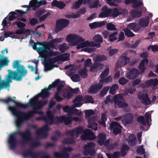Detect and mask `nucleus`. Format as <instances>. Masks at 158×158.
Segmentation results:
<instances>
[{
  "label": "nucleus",
  "instance_id": "56",
  "mask_svg": "<svg viewBox=\"0 0 158 158\" xmlns=\"http://www.w3.org/2000/svg\"><path fill=\"white\" fill-rule=\"evenodd\" d=\"M71 78L74 82H77L80 80V77L77 74H73Z\"/></svg>",
  "mask_w": 158,
  "mask_h": 158
},
{
  "label": "nucleus",
  "instance_id": "20",
  "mask_svg": "<svg viewBox=\"0 0 158 158\" xmlns=\"http://www.w3.org/2000/svg\"><path fill=\"white\" fill-rule=\"evenodd\" d=\"M66 4L62 2H59L54 0L51 2L52 7H56L60 9H62L65 6Z\"/></svg>",
  "mask_w": 158,
  "mask_h": 158
},
{
  "label": "nucleus",
  "instance_id": "4",
  "mask_svg": "<svg viewBox=\"0 0 158 158\" xmlns=\"http://www.w3.org/2000/svg\"><path fill=\"white\" fill-rule=\"evenodd\" d=\"M58 83H59V80H57L53 82L52 84L50 85L47 88L45 89H42L41 94H40L36 95L34 98L31 99L29 102V103L27 105H25L15 101H14L13 99L10 97H8L5 100V101L6 103H8L11 101H14L16 106L22 108L26 107L28 104L34 106L36 104L37 100L40 96H41L42 98H45L48 96L49 95L48 90H49L51 88L56 86V84Z\"/></svg>",
  "mask_w": 158,
  "mask_h": 158
},
{
  "label": "nucleus",
  "instance_id": "41",
  "mask_svg": "<svg viewBox=\"0 0 158 158\" xmlns=\"http://www.w3.org/2000/svg\"><path fill=\"white\" fill-rule=\"evenodd\" d=\"M63 40V39L62 38H56L53 39L50 42V43L48 42L49 43L48 47L49 48V46L50 44H55L57 43H59L62 41Z\"/></svg>",
  "mask_w": 158,
  "mask_h": 158
},
{
  "label": "nucleus",
  "instance_id": "12",
  "mask_svg": "<svg viewBox=\"0 0 158 158\" xmlns=\"http://www.w3.org/2000/svg\"><path fill=\"white\" fill-rule=\"evenodd\" d=\"M139 73V72L137 69L134 68L127 72L126 74V76L129 79H134L138 76Z\"/></svg>",
  "mask_w": 158,
  "mask_h": 158
},
{
  "label": "nucleus",
  "instance_id": "42",
  "mask_svg": "<svg viewBox=\"0 0 158 158\" xmlns=\"http://www.w3.org/2000/svg\"><path fill=\"white\" fill-rule=\"evenodd\" d=\"M69 47L66 44L64 43L60 45L59 49L60 51L62 52H64L65 51L67 50L69 48Z\"/></svg>",
  "mask_w": 158,
  "mask_h": 158
},
{
  "label": "nucleus",
  "instance_id": "21",
  "mask_svg": "<svg viewBox=\"0 0 158 158\" xmlns=\"http://www.w3.org/2000/svg\"><path fill=\"white\" fill-rule=\"evenodd\" d=\"M111 11L110 9H108L107 7L105 6L102 8V11L99 15V17L101 18L106 17L110 15Z\"/></svg>",
  "mask_w": 158,
  "mask_h": 158
},
{
  "label": "nucleus",
  "instance_id": "55",
  "mask_svg": "<svg viewBox=\"0 0 158 158\" xmlns=\"http://www.w3.org/2000/svg\"><path fill=\"white\" fill-rule=\"evenodd\" d=\"M148 50H151L153 52H158V45L150 46L148 48Z\"/></svg>",
  "mask_w": 158,
  "mask_h": 158
},
{
  "label": "nucleus",
  "instance_id": "26",
  "mask_svg": "<svg viewBox=\"0 0 158 158\" xmlns=\"http://www.w3.org/2000/svg\"><path fill=\"white\" fill-rule=\"evenodd\" d=\"M69 24V22L67 20L62 19L58 20L57 22L56 25L58 27L62 28L67 26Z\"/></svg>",
  "mask_w": 158,
  "mask_h": 158
},
{
  "label": "nucleus",
  "instance_id": "45",
  "mask_svg": "<svg viewBox=\"0 0 158 158\" xmlns=\"http://www.w3.org/2000/svg\"><path fill=\"white\" fill-rule=\"evenodd\" d=\"M118 86L117 84H114L111 87L110 90V93L112 94H114L118 90Z\"/></svg>",
  "mask_w": 158,
  "mask_h": 158
},
{
  "label": "nucleus",
  "instance_id": "34",
  "mask_svg": "<svg viewBox=\"0 0 158 158\" xmlns=\"http://www.w3.org/2000/svg\"><path fill=\"white\" fill-rule=\"evenodd\" d=\"M89 125L88 127L94 129L95 131L97 129V124L96 123H94L95 121L94 120L88 119Z\"/></svg>",
  "mask_w": 158,
  "mask_h": 158
},
{
  "label": "nucleus",
  "instance_id": "28",
  "mask_svg": "<svg viewBox=\"0 0 158 158\" xmlns=\"http://www.w3.org/2000/svg\"><path fill=\"white\" fill-rule=\"evenodd\" d=\"M95 63L91 67V71L92 72H96L98 70L102 69L103 67V65L100 63Z\"/></svg>",
  "mask_w": 158,
  "mask_h": 158
},
{
  "label": "nucleus",
  "instance_id": "24",
  "mask_svg": "<svg viewBox=\"0 0 158 158\" xmlns=\"http://www.w3.org/2000/svg\"><path fill=\"white\" fill-rule=\"evenodd\" d=\"M158 84V80L156 78L151 79L147 81L145 84L147 86H151L153 89H154V87L156 86Z\"/></svg>",
  "mask_w": 158,
  "mask_h": 158
},
{
  "label": "nucleus",
  "instance_id": "38",
  "mask_svg": "<svg viewBox=\"0 0 158 158\" xmlns=\"http://www.w3.org/2000/svg\"><path fill=\"white\" fill-rule=\"evenodd\" d=\"M149 22L148 19H141L139 20V25L142 27H144L148 26Z\"/></svg>",
  "mask_w": 158,
  "mask_h": 158
},
{
  "label": "nucleus",
  "instance_id": "54",
  "mask_svg": "<svg viewBox=\"0 0 158 158\" xmlns=\"http://www.w3.org/2000/svg\"><path fill=\"white\" fill-rule=\"evenodd\" d=\"M72 95V94L71 92H69L67 89L64 90V94H63V96L64 97L68 98H71Z\"/></svg>",
  "mask_w": 158,
  "mask_h": 158
},
{
  "label": "nucleus",
  "instance_id": "53",
  "mask_svg": "<svg viewBox=\"0 0 158 158\" xmlns=\"http://www.w3.org/2000/svg\"><path fill=\"white\" fill-rule=\"evenodd\" d=\"M145 116L147 123L150 125L149 122L151 121V114L149 112L146 113L145 114Z\"/></svg>",
  "mask_w": 158,
  "mask_h": 158
},
{
  "label": "nucleus",
  "instance_id": "11",
  "mask_svg": "<svg viewBox=\"0 0 158 158\" xmlns=\"http://www.w3.org/2000/svg\"><path fill=\"white\" fill-rule=\"evenodd\" d=\"M95 138V136L90 130H84L83 134L81 137L82 140L92 139Z\"/></svg>",
  "mask_w": 158,
  "mask_h": 158
},
{
  "label": "nucleus",
  "instance_id": "1",
  "mask_svg": "<svg viewBox=\"0 0 158 158\" xmlns=\"http://www.w3.org/2000/svg\"><path fill=\"white\" fill-rule=\"evenodd\" d=\"M48 45L49 43L48 42L45 41L34 43L32 45L33 49L36 50L40 56L44 59V62L46 71L52 69V64L58 60L66 61L69 60V54H64L55 57L58 55V52H54L49 48Z\"/></svg>",
  "mask_w": 158,
  "mask_h": 158
},
{
  "label": "nucleus",
  "instance_id": "60",
  "mask_svg": "<svg viewBox=\"0 0 158 158\" xmlns=\"http://www.w3.org/2000/svg\"><path fill=\"white\" fill-rule=\"evenodd\" d=\"M129 147L127 145H124L121 150V153L123 155L125 154L127 151L128 150Z\"/></svg>",
  "mask_w": 158,
  "mask_h": 158
},
{
  "label": "nucleus",
  "instance_id": "6",
  "mask_svg": "<svg viewBox=\"0 0 158 158\" xmlns=\"http://www.w3.org/2000/svg\"><path fill=\"white\" fill-rule=\"evenodd\" d=\"M67 42L72 46L77 45L78 43L83 41L85 40L79 35L77 34H70L66 37Z\"/></svg>",
  "mask_w": 158,
  "mask_h": 158
},
{
  "label": "nucleus",
  "instance_id": "50",
  "mask_svg": "<svg viewBox=\"0 0 158 158\" xmlns=\"http://www.w3.org/2000/svg\"><path fill=\"white\" fill-rule=\"evenodd\" d=\"M5 38L10 37L13 38H16L17 37L15 34H13L11 32H6L4 34Z\"/></svg>",
  "mask_w": 158,
  "mask_h": 158
},
{
  "label": "nucleus",
  "instance_id": "57",
  "mask_svg": "<svg viewBox=\"0 0 158 158\" xmlns=\"http://www.w3.org/2000/svg\"><path fill=\"white\" fill-rule=\"evenodd\" d=\"M80 73L82 77L85 78L86 77L87 75V70L86 68H85L81 70L80 71Z\"/></svg>",
  "mask_w": 158,
  "mask_h": 158
},
{
  "label": "nucleus",
  "instance_id": "25",
  "mask_svg": "<svg viewBox=\"0 0 158 158\" xmlns=\"http://www.w3.org/2000/svg\"><path fill=\"white\" fill-rule=\"evenodd\" d=\"M9 61L8 57L0 55V67L8 65Z\"/></svg>",
  "mask_w": 158,
  "mask_h": 158
},
{
  "label": "nucleus",
  "instance_id": "35",
  "mask_svg": "<svg viewBox=\"0 0 158 158\" xmlns=\"http://www.w3.org/2000/svg\"><path fill=\"white\" fill-rule=\"evenodd\" d=\"M94 55L95 56V57L94 58L93 60L95 62L102 61L106 59V57L104 55L97 56L95 54H94Z\"/></svg>",
  "mask_w": 158,
  "mask_h": 158
},
{
  "label": "nucleus",
  "instance_id": "16",
  "mask_svg": "<svg viewBox=\"0 0 158 158\" xmlns=\"http://www.w3.org/2000/svg\"><path fill=\"white\" fill-rule=\"evenodd\" d=\"M106 137L105 134L103 133L99 134L98 137V144L101 145L104 144L105 146H106L109 143V141L107 140L105 143L106 139Z\"/></svg>",
  "mask_w": 158,
  "mask_h": 158
},
{
  "label": "nucleus",
  "instance_id": "15",
  "mask_svg": "<svg viewBox=\"0 0 158 158\" xmlns=\"http://www.w3.org/2000/svg\"><path fill=\"white\" fill-rule=\"evenodd\" d=\"M110 126L111 129H113V132L115 135L121 132V127L118 123L115 122H112L111 123Z\"/></svg>",
  "mask_w": 158,
  "mask_h": 158
},
{
  "label": "nucleus",
  "instance_id": "52",
  "mask_svg": "<svg viewBox=\"0 0 158 158\" xmlns=\"http://www.w3.org/2000/svg\"><path fill=\"white\" fill-rule=\"evenodd\" d=\"M83 2H84V0H79L73 4V8L74 9L78 8L80 5H81Z\"/></svg>",
  "mask_w": 158,
  "mask_h": 158
},
{
  "label": "nucleus",
  "instance_id": "61",
  "mask_svg": "<svg viewBox=\"0 0 158 158\" xmlns=\"http://www.w3.org/2000/svg\"><path fill=\"white\" fill-rule=\"evenodd\" d=\"M109 87L107 86L104 88L101 92V96L103 97L104 95H105L107 93V91L109 90Z\"/></svg>",
  "mask_w": 158,
  "mask_h": 158
},
{
  "label": "nucleus",
  "instance_id": "5",
  "mask_svg": "<svg viewBox=\"0 0 158 158\" xmlns=\"http://www.w3.org/2000/svg\"><path fill=\"white\" fill-rule=\"evenodd\" d=\"M8 109L15 117V123L16 126L18 127H19L22 125L23 119L26 118V114L17 112L15 107H14L9 106Z\"/></svg>",
  "mask_w": 158,
  "mask_h": 158
},
{
  "label": "nucleus",
  "instance_id": "64",
  "mask_svg": "<svg viewBox=\"0 0 158 158\" xmlns=\"http://www.w3.org/2000/svg\"><path fill=\"white\" fill-rule=\"evenodd\" d=\"M13 24L14 25L16 24L17 26L19 28L24 27L25 26V24L19 21L16 22L15 23H14Z\"/></svg>",
  "mask_w": 158,
  "mask_h": 158
},
{
  "label": "nucleus",
  "instance_id": "19",
  "mask_svg": "<svg viewBox=\"0 0 158 158\" xmlns=\"http://www.w3.org/2000/svg\"><path fill=\"white\" fill-rule=\"evenodd\" d=\"M56 85H58V86L57 88V91L55 94L54 98L57 101L59 102L63 100V98L60 97V95L61 88L63 87V85L59 81V83L57 84Z\"/></svg>",
  "mask_w": 158,
  "mask_h": 158
},
{
  "label": "nucleus",
  "instance_id": "48",
  "mask_svg": "<svg viewBox=\"0 0 158 158\" xmlns=\"http://www.w3.org/2000/svg\"><path fill=\"white\" fill-rule=\"evenodd\" d=\"M106 156L108 158H117L120 156V153L118 152H115L112 154H106Z\"/></svg>",
  "mask_w": 158,
  "mask_h": 158
},
{
  "label": "nucleus",
  "instance_id": "40",
  "mask_svg": "<svg viewBox=\"0 0 158 158\" xmlns=\"http://www.w3.org/2000/svg\"><path fill=\"white\" fill-rule=\"evenodd\" d=\"M131 29L128 28L127 27L124 30L125 35L127 37H131L134 35V34L131 31Z\"/></svg>",
  "mask_w": 158,
  "mask_h": 158
},
{
  "label": "nucleus",
  "instance_id": "33",
  "mask_svg": "<svg viewBox=\"0 0 158 158\" xmlns=\"http://www.w3.org/2000/svg\"><path fill=\"white\" fill-rule=\"evenodd\" d=\"M94 146V143H91L87 145H85L84 146V153L85 155H87L89 152L90 150Z\"/></svg>",
  "mask_w": 158,
  "mask_h": 158
},
{
  "label": "nucleus",
  "instance_id": "13",
  "mask_svg": "<svg viewBox=\"0 0 158 158\" xmlns=\"http://www.w3.org/2000/svg\"><path fill=\"white\" fill-rule=\"evenodd\" d=\"M133 117L132 115L129 114L125 116L116 117L115 119L118 120H121L122 122L125 125L131 123L132 121Z\"/></svg>",
  "mask_w": 158,
  "mask_h": 158
},
{
  "label": "nucleus",
  "instance_id": "47",
  "mask_svg": "<svg viewBox=\"0 0 158 158\" xmlns=\"http://www.w3.org/2000/svg\"><path fill=\"white\" fill-rule=\"evenodd\" d=\"M112 77L111 76H109L105 79H103L100 80L99 82L102 85V83H107L110 82L112 81Z\"/></svg>",
  "mask_w": 158,
  "mask_h": 158
},
{
  "label": "nucleus",
  "instance_id": "2",
  "mask_svg": "<svg viewBox=\"0 0 158 158\" xmlns=\"http://www.w3.org/2000/svg\"><path fill=\"white\" fill-rule=\"evenodd\" d=\"M21 61L20 60L15 61L13 63V68L16 69L17 71H12L8 70V74L6 76V81L0 80V90L6 88L10 86V83L12 82V80L17 81H21L22 78L27 74V71L24 67L20 64Z\"/></svg>",
  "mask_w": 158,
  "mask_h": 158
},
{
  "label": "nucleus",
  "instance_id": "58",
  "mask_svg": "<svg viewBox=\"0 0 158 158\" xmlns=\"http://www.w3.org/2000/svg\"><path fill=\"white\" fill-rule=\"evenodd\" d=\"M108 51L109 52V55L111 56L114 55L118 52L117 49H108Z\"/></svg>",
  "mask_w": 158,
  "mask_h": 158
},
{
  "label": "nucleus",
  "instance_id": "22",
  "mask_svg": "<svg viewBox=\"0 0 158 158\" xmlns=\"http://www.w3.org/2000/svg\"><path fill=\"white\" fill-rule=\"evenodd\" d=\"M102 85L99 82L98 85H94L91 86L89 90V92L90 93H96L98 90L101 89L102 87Z\"/></svg>",
  "mask_w": 158,
  "mask_h": 158
},
{
  "label": "nucleus",
  "instance_id": "3",
  "mask_svg": "<svg viewBox=\"0 0 158 158\" xmlns=\"http://www.w3.org/2000/svg\"><path fill=\"white\" fill-rule=\"evenodd\" d=\"M103 39L99 35H95L93 39V41L87 40L78 44L76 47L77 49L81 51H84L89 53L94 52L95 51L94 47L99 48L102 42Z\"/></svg>",
  "mask_w": 158,
  "mask_h": 158
},
{
  "label": "nucleus",
  "instance_id": "62",
  "mask_svg": "<svg viewBox=\"0 0 158 158\" xmlns=\"http://www.w3.org/2000/svg\"><path fill=\"white\" fill-rule=\"evenodd\" d=\"M94 114V111L91 110H89L85 111V117L87 118Z\"/></svg>",
  "mask_w": 158,
  "mask_h": 158
},
{
  "label": "nucleus",
  "instance_id": "30",
  "mask_svg": "<svg viewBox=\"0 0 158 158\" xmlns=\"http://www.w3.org/2000/svg\"><path fill=\"white\" fill-rule=\"evenodd\" d=\"M128 28L131 29L134 32H136L139 31L140 28L139 26L136 23H131L127 26Z\"/></svg>",
  "mask_w": 158,
  "mask_h": 158
},
{
  "label": "nucleus",
  "instance_id": "10",
  "mask_svg": "<svg viewBox=\"0 0 158 158\" xmlns=\"http://www.w3.org/2000/svg\"><path fill=\"white\" fill-rule=\"evenodd\" d=\"M29 10V8L28 7L24 11L17 10L15 12H11L9 15V19L10 21L13 20L15 18H17L18 16H22L23 14L27 12Z\"/></svg>",
  "mask_w": 158,
  "mask_h": 158
},
{
  "label": "nucleus",
  "instance_id": "14",
  "mask_svg": "<svg viewBox=\"0 0 158 158\" xmlns=\"http://www.w3.org/2000/svg\"><path fill=\"white\" fill-rule=\"evenodd\" d=\"M73 105L71 107L66 106L63 107V110L65 112H69V114L73 113L78 115H80L81 114V111H78L77 109H75Z\"/></svg>",
  "mask_w": 158,
  "mask_h": 158
},
{
  "label": "nucleus",
  "instance_id": "59",
  "mask_svg": "<svg viewBox=\"0 0 158 158\" xmlns=\"http://www.w3.org/2000/svg\"><path fill=\"white\" fill-rule=\"evenodd\" d=\"M128 81L124 77L120 78L119 80V83L122 85H124L127 83Z\"/></svg>",
  "mask_w": 158,
  "mask_h": 158
},
{
  "label": "nucleus",
  "instance_id": "17",
  "mask_svg": "<svg viewBox=\"0 0 158 158\" xmlns=\"http://www.w3.org/2000/svg\"><path fill=\"white\" fill-rule=\"evenodd\" d=\"M139 98L142 100L143 103L146 104H148L150 103V101L148 98V95L146 92H141L139 94Z\"/></svg>",
  "mask_w": 158,
  "mask_h": 158
},
{
  "label": "nucleus",
  "instance_id": "27",
  "mask_svg": "<svg viewBox=\"0 0 158 158\" xmlns=\"http://www.w3.org/2000/svg\"><path fill=\"white\" fill-rule=\"evenodd\" d=\"M82 100L83 98L81 96H79L76 97L73 101L74 107H79L81 106L82 104Z\"/></svg>",
  "mask_w": 158,
  "mask_h": 158
},
{
  "label": "nucleus",
  "instance_id": "51",
  "mask_svg": "<svg viewBox=\"0 0 158 158\" xmlns=\"http://www.w3.org/2000/svg\"><path fill=\"white\" fill-rule=\"evenodd\" d=\"M109 73V69H107L104 70L100 75V77L101 80L103 79L106 76H107Z\"/></svg>",
  "mask_w": 158,
  "mask_h": 158
},
{
  "label": "nucleus",
  "instance_id": "37",
  "mask_svg": "<svg viewBox=\"0 0 158 158\" xmlns=\"http://www.w3.org/2000/svg\"><path fill=\"white\" fill-rule=\"evenodd\" d=\"M84 2L85 4H88L90 8H92L98 6L99 2L97 1L95 2H91L89 0H86L84 1Z\"/></svg>",
  "mask_w": 158,
  "mask_h": 158
},
{
  "label": "nucleus",
  "instance_id": "43",
  "mask_svg": "<svg viewBox=\"0 0 158 158\" xmlns=\"http://www.w3.org/2000/svg\"><path fill=\"white\" fill-rule=\"evenodd\" d=\"M60 120L64 122L65 124H69L71 121V119L70 117L66 118L64 116H62L60 118Z\"/></svg>",
  "mask_w": 158,
  "mask_h": 158
},
{
  "label": "nucleus",
  "instance_id": "36",
  "mask_svg": "<svg viewBox=\"0 0 158 158\" xmlns=\"http://www.w3.org/2000/svg\"><path fill=\"white\" fill-rule=\"evenodd\" d=\"M136 136L134 135H131L129 136L128 139V143L131 146H135L136 144Z\"/></svg>",
  "mask_w": 158,
  "mask_h": 158
},
{
  "label": "nucleus",
  "instance_id": "29",
  "mask_svg": "<svg viewBox=\"0 0 158 158\" xmlns=\"http://www.w3.org/2000/svg\"><path fill=\"white\" fill-rule=\"evenodd\" d=\"M105 24V23L104 21H102L99 22H95L90 23L89 24V26L91 29H93L102 26L104 25Z\"/></svg>",
  "mask_w": 158,
  "mask_h": 158
},
{
  "label": "nucleus",
  "instance_id": "63",
  "mask_svg": "<svg viewBox=\"0 0 158 158\" xmlns=\"http://www.w3.org/2000/svg\"><path fill=\"white\" fill-rule=\"evenodd\" d=\"M107 29L109 30H113L115 29L114 26L111 23H109L106 25Z\"/></svg>",
  "mask_w": 158,
  "mask_h": 158
},
{
  "label": "nucleus",
  "instance_id": "23",
  "mask_svg": "<svg viewBox=\"0 0 158 158\" xmlns=\"http://www.w3.org/2000/svg\"><path fill=\"white\" fill-rule=\"evenodd\" d=\"M17 132L14 133L9 135L8 142L10 148H12L13 147L15 146L16 142L14 139L15 135Z\"/></svg>",
  "mask_w": 158,
  "mask_h": 158
},
{
  "label": "nucleus",
  "instance_id": "49",
  "mask_svg": "<svg viewBox=\"0 0 158 158\" xmlns=\"http://www.w3.org/2000/svg\"><path fill=\"white\" fill-rule=\"evenodd\" d=\"M108 4L110 5L116 6L118 4L121 2V0H115L112 2H110L112 0H106Z\"/></svg>",
  "mask_w": 158,
  "mask_h": 158
},
{
  "label": "nucleus",
  "instance_id": "18",
  "mask_svg": "<svg viewBox=\"0 0 158 158\" xmlns=\"http://www.w3.org/2000/svg\"><path fill=\"white\" fill-rule=\"evenodd\" d=\"M148 62V60L144 59L140 63L138 68L140 73H143L146 69L147 65Z\"/></svg>",
  "mask_w": 158,
  "mask_h": 158
},
{
  "label": "nucleus",
  "instance_id": "44",
  "mask_svg": "<svg viewBox=\"0 0 158 158\" xmlns=\"http://www.w3.org/2000/svg\"><path fill=\"white\" fill-rule=\"evenodd\" d=\"M141 12H138L133 10H131L130 12L131 15L134 17L140 16L141 15Z\"/></svg>",
  "mask_w": 158,
  "mask_h": 158
},
{
  "label": "nucleus",
  "instance_id": "46",
  "mask_svg": "<svg viewBox=\"0 0 158 158\" xmlns=\"http://www.w3.org/2000/svg\"><path fill=\"white\" fill-rule=\"evenodd\" d=\"M116 32H114L110 34L109 36V39L111 41H113L117 40V38L115 36L117 35Z\"/></svg>",
  "mask_w": 158,
  "mask_h": 158
},
{
  "label": "nucleus",
  "instance_id": "7",
  "mask_svg": "<svg viewBox=\"0 0 158 158\" xmlns=\"http://www.w3.org/2000/svg\"><path fill=\"white\" fill-rule=\"evenodd\" d=\"M113 100L116 107H124L128 106L123 99L122 94H118L114 96Z\"/></svg>",
  "mask_w": 158,
  "mask_h": 158
},
{
  "label": "nucleus",
  "instance_id": "9",
  "mask_svg": "<svg viewBox=\"0 0 158 158\" xmlns=\"http://www.w3.org/2000/svg\"><path fill=\"white\" fill-rule=\"evenodd\" d=\"M46 4V2L45 1H43L41 2V0H31L30 2L29 6H24L23 7H26L27 9V7L30 8L31 7H33V10H35L36 8L42 5H45Z\"/></svg>",
  "mask_w": 158,
  "mask_h": 158
},
{
  "label": "nucleus",
  "instance_id": "39",
  "mask_svg": "<svg viewBox=\"0 0 158 158\" xmlns=\"http://www.w3.org/2000/svg\"><path fill=\"white\" fill-rule=\"evenodd\" d=\"M107 120L106 114H102V115L101 121L99 122V124L101 126L105 127L106 126L105 122Z\"/></svg>",
  "mask_w": 158,
  "mask_h": 158
},
{
  "label": "nucleus",
  "instance_id": "8",
  "mask_svg": "<svg viewBox=\"0 0 158 158\" xmlns=\"http://www.w3.org/2000/svg\"><path fill=\"white\" fill-rule=\"evenodd\" d=\"M129 52H126L122 55L120 59L117 63L118 66L120 67L123 66L129 62L130 59L127 56Z\"/></svg>",
  "mask_w": 158,
  "mask_h": 158
},
{
  "label": "nucleus",
  "instance_id": "31",
  "mask_svg": "<svg viewBox=\"0 0 158 158\" xmlns=\"http://www.w3.org/2000/svg\"><path fill=\"white\" fill-rule=\"evenodd\" d=\"M132 3V6L133 7L135 8L143 4L142 2H139L136 0H126L125 3L126 4H127L130 3Z\"/></svg>",
  "mask_w": 158,
  "mask_h": 158
},
{
  "label": "nucleus",
  "instance_id": "32",
  "mask_svg": "<svg viewBox=\"0 0 158 158\" xmlns=\"http://www.w3.org/2000/svg\"><path fill=\"white\" fill-rule=\"evenodd\" d=\"M82 127H79L75 128L73 131L70 132V134L75 137H77L83 131Z\"/></svg>",
  "mask_w": 158,
  "mask_h": 158
}]
</instances>
